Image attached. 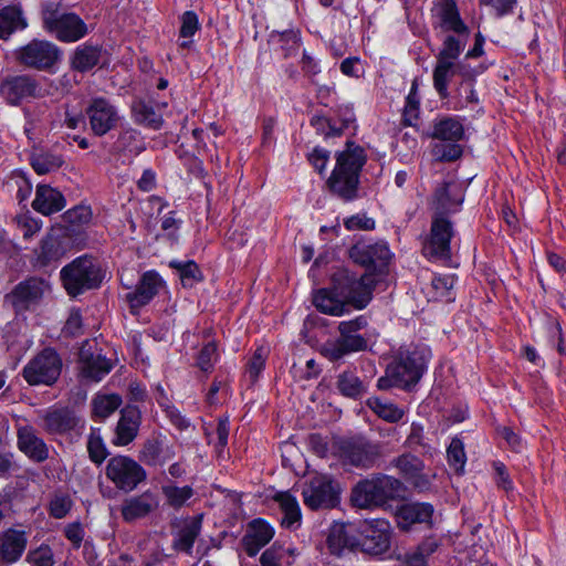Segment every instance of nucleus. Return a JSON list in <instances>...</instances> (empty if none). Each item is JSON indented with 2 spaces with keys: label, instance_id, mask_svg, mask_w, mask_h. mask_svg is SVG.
I'll return each mask as SVG.
<instances>
[{
  "label": "nucleus",
  "instance_id": "43",
  "mask_svg": "<svg viewBox=\"0 0 566 566\" xmlns=\"http://www.w3.org/2000/svg\"><path fill=\"white\" fill-rule=\"evenodd\" d=\"M60 155L45 150H34L30 156V164L39 175L50 174L63 165Z\"/></svg>",
  "mask_w": 566,
  "mask_h": 566
},
{
  "label": "nucleus",
  "instance_id": "51",
  "mask_svg": "<svg viewBox=\"0 0 566 566\" xmlns=\"http://www.w3.org/2000/svg\"><path fill=\"white\" fill-rule=\"evenodd\" d=\"M87 451L90 459L96 464H101L106 459L108 452L98 430H92L90 433L87 440Z\"/></svg>",
  "mask_w": 566,
  "mask_h": 566
},
{
  "label": "nucleus",
  "instance_id": "2",
  "mask_svg": "<svg viewBox=\"0 0 566 566\" xmlns=\"http://www.w3.org/2000/svg\"><path fill=\"white\" fill-rule=\"evenodd\" d=\"M431 352L423 345H410L400 347L394 360L387 366L385 375L377 381L379 390L400 388L409 390L421 379Z\"/></svg>",
  "mask_w": 566,
  "mask_h": 566
},
{
  "label": "nucleus",
  "instance_id": "7",
  "mask_svg": "<svg viewBox=\"0 0 566 566\" xmlns=\"http://www.w3.org/2000/svg\"><path fill=\"white\" fill-rule=\"evenodd\" d=\"M63 361L52 347L39 352L22 369V377L30 386H52L59 379Z\"/></svg>",
  "mask_w": 566,
  "mask_h": 566
},
{
  "label": "nucleus",
  "instance_id": "25",
  "mask_svg": "<svg viewBox=\"0 0 566 566\" xmlns=\"http://www.w3.org/2000/svg\"><path fill=\"white\" fill-rule=\"evenodd\" d=\"M80 422L75 412L69 408H51L41 415L43 430L51 434H63L73 430Z\"/></svg>",
  "mask_w": 566,
  "mask_h": 566
},
{
  "label": "nucleus",
  "instance_id": "37",
  "mask_svg": "<svg viewBox=\"0 0 566 566\" xmlns=\"http://www.w3.org/2000/svg\"><path fill=\"white\" fill-rule=\"evenodd\" d=\"M27 25L19 7L8 6L0 10V39L8 40L13 32L23 30Z\"/></svg>",
  "mask_w": 566,
  "mask_h": 566
},
{
  "label": "nucleus",
  "instance_id": "61",
  "mask_svg": "<svg viewBox=\"0 0 566 566\" xmlns=\"http://www.w3.org/2000/svg\"><path fill=\"white\" fill-rule=\"evenodd\" d=\"M418 109H419V97L417 95V87L416 84H412L411 91L409 95L407 96L406 106H405V119L409 124H411L412 118L418 117Z\"/></svg>",
  "mask_w": 566,
  "mask_h": 566
},
{
  "label": "nucleus",
  "instance_id": "28",
  "mask_svg": "<svg viewBox=\"0 0 566 566\" xmlns=\"http://www.w3.org/2000/svg\"><path fill=\"white\" fill-rule=\"evenodd\" d=\"M140 422V413L134 407H127L120 411V418L116 426V438L114 443L127 446L137 436Z\"/></svg>",
  "mask_w": 566,
  "mask_h": 566
},
{
  "label": "nucleus",
  "instance_id": "64",
  "mask_svg": "<svg viewBox=\"0 0 566 566\" xmlns=\"http://www.w3.org/2000/svg\"><path fill=\"white\" fill-rule=\"evenodd\" d=\"M66 218L71 223L85 224L92 218V211L88 207L78 206L66 212Z\"/></svg>",
  "mask_w": 566,
  "mask_h": 566
},
{
  "label": "nucleus",
  "instance_id": "6",
  "mask_svg": "<svg viewBox=\"0 0 566 566\" xmlns=\"http://www.w3.org/2000/svg\"><path fill=\"white\" fill-rule=\"evenodd\" d=\"M367 325V318L363 315L340 322L338 325L339 337L326 342L322 346V354L329 360H339L352 353L365 350L368 346L367 339L359 332Z\"/></svg>",
  "mask_w": 566,
  "mask_h": 566
},
{
  "label": "nucleus",
  "instance_id": "63",
  "mask_svg": "<svg viewBox=\"0 0 566 566\" xmlns=\"http://www.w3.org/2000/svg\"><path fill=\"white\" fill-rule=\"evenodd\" d=\"M229 432H230L229 418L226 417V418L219 419L218 426L216 429V434H217V439H218V442L216 444V450L219 455L221 454V452L228 444Z\"/></svg>",
  "mask_w": 566,
  "mask_h": 566
},
{
  "label": "nucleus",
  "instance_id": "23",
  "mask_svg": "<svg viewBox=\"0 0 566 566\" xmlns=\"http://www.w3.org/2000/svg\"><path fill=\"white\" fill-rule=\"evenodd\" d=\"M159 506V499L156 493L150 490L139 495L130 496L124 500L120 513L126 522H133L138 518L146 517Z\"/></svg>",
  "mask_w": 566,
  "mask_h": 566
},
{
  "label": "nucleus",
  "instance_id": "53",
  "mask_svg": "<svg viewBox=\"0 0 566 566\" xmlns=\"http://www.w3.org/2000/svg\"><path fill=\"white\" fill-rule=\"evenodd\" d=\"M442 25L447 30H452L457 34H468V29L460 19L454 3L448 6L442 13Z\"/></svg>",
  "mask_w": 566,
  "mask_h": 566
},
{
  "label": "nucleus",
  "instance_id": "41",
  "mask_svg": "<svg viewBox=\"0 0 566 566\" xmlns=\"http://www.w3.org/2000/svg\"><path fill=\"white\" fill-rule=\"evenodd\" d=\"M336 386L343 396L353 399L360 398L367 391L366 384L353 370L340 373Z\"/></svg>",
  "mask_w": 566,
  "mask_h": 566
},
{
  "label": "nucleus",
  "instance_id": "22",
  "mask_svg": "<svg viewBox=\"0 0 566 566\" xmlns=\"http://www.w3.org/2000/svg\"><path fill=\"white\" fill-rule=\"evenodd\" d=\"M164 286V281L155 271L145 272L136 289L125 295L132 308H139L148 304Z\"/></svg>",
  "mask_w": 566,
  "mask_h": 566
},
{
  "label": "nucleus",
  "instance_id": "54",
  "mask_svg": "<svg viewBox=\"0 0 566 566\" xmlns=\"http://www.w3.org/2000/svg\"><path fill=\"white\" fill-rule=\"evenodd\" d=\"M262 566H286L289 562V552L283 547L272 546L268 548L260 558Z\"/></svg>",
  "mask_w": 566,
  "mask_h": 566
},
{
  "label": "nucleus",
  "instance_id": "60",
  "mask_svg": "<svg viewBox=\"0 0 566 566\" xmlns=\"http://www.w3.org/2000/svg\"><path fill=\"white\" fill-rule=\"evenodd\" d=\"M433 153L440 160L452 161L461 156L462 149L459 145L452 143L449 145H436Z\"/></svg>",
  "mask_w": 566,
  "mask_h": 566
},
{
  "label": "nucleus",
  "instance_id": "21",
  "mask_svg": "<svg viewBox=\"0 0 566 566\" xmlns=\"http://www.w3.org/2000/svg\"><path fill=\"white\" fill-rule=\"evenodd\" d=\"M38 83L29 75H14L2 80L0 95L11 105H18L22 99L35 96Z\"/></svg>",
  "mask_w": 566,
  "mask_h": 566
},
{
  "label": "nucleus",
  "instance_id": "38",
  "mask_svg": "<svg viewBox=\"0 0 566 566\" xmlns=\"http://www.w3.org/2000/svg\"><path fill=\"white\" fill-rule=\"evenodd\" d=\"M464 128L460 120L453 117H443L433 124L430 137L455 143L462 139Z\"/></svg>",
  "mask_w": 566,
  "mask_h": 566
},
{
  "label": "nucleus",
  "instance_id": "33",
  "mask_svg": "<svg viewBox=\"0 0 566 566\" xmlns=\"http://www.w3.org/2000/svg\"><path fill=\"white\" fill-rule=\"evenodd\" d=\"M359 543L352 534V527L342 523L331 526L327 535V546L334 555H340L345 549H354Z\"/></svg>",
  "mask_w": 566,
  "mask_h": 566
},
{
  "label": "nucleus",
  "instance_id": "47",
  "mask_svg": "<svg viewBox=\"0 0 566 566\" xmlns=\"http://www.w3.org/2000/svg\"><path fill=\"white\" fill-rule=\"evenodd\" d=\"M468 40V34L448 35L443 42V48L437 56V60L454 62L462 50L464 49Z\"/></svg>",
  "mask_w": 566,
  "mask_h": 566
},
{
  "label": "nucleus",
  "instance_id": "39",
  "mask_svg": "<svg viewBox=\"0 0 566 566\" xmlns=\"http://www.w3.org/2000/svg\"><path fill=\"white\" fill-rule=\"evenodd\" d=\"M269 43L283 52L284 57L296 55L300 49L298 32L294 30L272 31Z\"/></svg>",
  "mask_w": 566,
  "mask_h": 566
},
{
  "label": "nucleus",
  "instance_id": "50",
  "mask_svg": "<svg viewBox=\"0 0 566 566\" xmlns=\"http://www.w3.org/2000/svg\"><path fill=\"white\" fill-rule=\"evenodd\" d=\"M118 146L129 154L139 155L146 149L140 134L135 129H126L118 137Z\"/></svg>",
  "mask_w": 566,
  "mask_h": 566
},
{
  "label": "nucleus",
  "instance_id": "17",
  "mask_svg": "<svg viewBox=\"0 0 566 566\" xmlns=\"http://www.w3.org/2000/svg\"><path fill=\"white\" fill-rule=\"evenodd\" d=\"M71 249V238L64 228H53L35 250L36 264L46 266L62 259Z\"/></svg>",
  "mask_w": 566,
  "mask_h": 566
},
{
  "label": "nucleus",
  "instance_id": "29",
  "mask_svg": "<svg viewBox=\"0 0 566 566\" xmlns=\"http://www.w3.org/2000/svg\"><path fill=\"white\" fill-rule=\"evenodd\" d=\"M350 500L359 509L382 506L376 476L358 482L352 491Z\"/></svg>",
  "mask_w": 566,
  "mask_h": 566
},
{
  "label": "nucleus",
  "instance_id": "45",
  "mask_svg": "<svg viewBox=\"0 0 566 566\" xmlns=\"http://www.w3.org/2000/svg\"><path fill=\"white\" fill-rule=\"evenodd\" d=\"M122 405V398L118 395H96L92 400V412L94 418L104 420L111 416Z\"/></svg>",
  "mask_w": 566,
  "mask_h": 566
},
{
  "label": "nucleus",
  "instance_id": "24",
  "mask_svg": "<svg viewBox=\"0 0 566 566\" xmlns=\"http://www.w3.org/2000/svg\"><path fill=\"white\" fill-rule=\"evenodd\" d=\"M28 545V535L22 530L8 528L0 533V562L6 565L17 563Z\"/></svg>",
  "mask_w": 566,
  "mask_h": 566
},
{
  "label": "nucleus",
  "instance_id": "34",
  "mask_svg": "<svg viewBox=\"0 0 566 566\" xmlns=\"http://www.w3.org/2000/svg\"><path fill=\"white\" fill-rule=\"evenodd\" d=\"M273 531L266 523L254 521L251 523V530L243 538L245 552L249 556H254L273 537Z\"/></svg>",
  "mask_w": 566,
  "mask_h": 566
},
{
  "label": "nucleus",
  "instance_id": "15",
  "mask_svg": "<svg viewBox=\"0 0 566 566\" xmlns=\"http://www.w3.org/2000/svg\"><path fill=\"white\" fill-rule=\"evenodd\" d=\"M339 457L346 464L369 469L380 457V447L365 439L346 440L339 446Z\"/></svg>",
  "mask_w": 566,
  "mask_h": 566
},
{
  "label": "nucleus",
  "instance_id": "16",
  "mask_svg": "<svg viewBox=\"0 0 566 566\" xmlns=\"http://www.w3.org/2000/svg\"><path fill=\"white\" fill-rule=\"evenodd\" d=\"M78 364L81 375L94 381H99L113 367L94 340L83 342L78 352Z\"/></svg>",
  "mask_w": 566,
  "mask_h": 566
},
{
  "label": "nucleus",
  "instance_id": "42",
  "mask_svg": "<svg viewBox=\"0 0 566 566\" xmlns=\"http://www.w3.org/2000/svg\"><path fill=\"white\" fill-rule=\"evenodd\" d=\"M457 65L454 62L437 60L433 70V85L441 98L449 96L448 84L455 74Z\"/></svg>",
  "mask_w": 566,
  "mask_h": 566
},
{
  "label": "nucleus",
  "instance_id": "57",
  "mask_svg": "<svg viewBox=\"0 0 566 566\" xmlns=\"http://www.w3.org/2000/svg\"><path fill=\"white\" fill-rule=\"evenodd\" d=\"M198 15L193 11H186L181 15L180 36L191 38L199 30Z\"/></svg>",
  "mask_w": 566,
  "mask_h": 566
},
{
  "label": "nucleus",
  "instance_id": "30",
  "mask_svg": "<svg viewBox=\"0 0 566 566\" xmlns=\"http://www.w3.org/2000/svg\"><path fill=\"white\" fill-rule=\"evenodd\" d=\"M433 506L429 503H408L398 509L397 521L402 530H408L415 523H429Z\"/></svg>",
  "mask_w": 566,
  "mask_h": 566
},
{
  "label": "nucleus",
  "instance_id": "32",
  "mask_svg": "<svg viewBox=\"0 0 566 566\" xmlns=\"http://www.w3.org/2000/svg\"><path fill=\"white\" fill-rule=\"evenodd\" d=\"M201 515L186 520L174 536V549L190 554L193 543L201 532Z\"/></svg>",
  "mask_w": 566,
  "mask_h": 566
},
{
  "label": "nucleus",
  "instance_id": "4",
  "mask_svg": "<svg viewBox=\"0 0 566 566\" xmlns=\"http://www.w3.org/2000/svg\"><path fill=\"white\" fill-rule=\"evenodd\" d=\"M41 20L43 29L60 42H77L88 33L85 21L78 14L65 10L61 2L44 3Z\"/></svg>",
  "mask_w": 566,
  "mask_h": 566
},
{
  "label": "nucleus",
  "instance_id": "58",
  "mask_svg": "<svg viewBox=\"0 0 566 566\" xmlns=\"http://www.w3.org/2000/svg\"><path fill=\"white\" fill-rule=\"evenodd\" d=\"M344 226L347 230H373L375 228V221L368 218L366 214H355L344 221Z\"/></svg>",
  "mask_w": 566,
  "mask_h": 566
},
{
  "label": "nucleus",
  "instance_id": "9",
  "mask_svg": "<svg viewBox=\"0 0 566 566\" xmlns=\"http://www.w3.org/2000/svg\"><path fill=\"white\" fill-rule=\"evenodd\" d=\"M62 52L53 42L34 39L15 51V60L30 69L49 70L61 60Z\"/></svg>",
  "mask_w": 566,
  "mask_h": 566
},
{
  "label": "nucleus",
  "instance_id": "18",
  "mask_svg": "<svg viewBox=\"0 0 566 566\" xmlns=\"http://www.w3.org/2000/svg\"><path fill=\"white\" fill-rule=\"evenodd\" d=\"M48 287L46 281L32 276L17 284L6 298L17 312H23L36 305Z\"/></svg>",
  "mask_w": 566,
  "mask_h": 566
},
{
  "label": "nucleus",
  "instance_id": "62",
  "mask_svg": "<svg viewBox=\"0 0 566 566\" xmlns=\"http://www.w3.org/2000/svg\"><path fill=\"white\" fill-rule=\"evenodd\" d=\"M217 347L213 343L207 344L198 356V366L201 370L208 371L211 369L213 360L216 359Z\"/></svg>",
  "mask_w": 566,
  "mask_h": 566
},
{
  "label": "nucleus",
  "instance_id": "26",
  "mask_svg": "<svg viewBox=\"0 0 566 566\" xmlns=\"http://www.w3.org/2000/svg\"><path fill=\"white\" fill-rule=\"evenodd\" d=\"M17 437L19 449L33 461L43 462L49 458L48 446L31 426L19 427Z\"/></svg>",
  "mask_w": 566,
  "mask_h": 566
},
{
  "label": "nucleus",
  "instance_id": "31",
  "mask_svg": "<svg viewBox=\"0 0 566 566\" xmlns=\"http://www.w3.org/2000/svg\"><path fill=\"white\" fill-rule=\"evenodd\" d=\"M166 106L167 103H161L155 108L149 102L144 99L135 101L132 105L134 120L147 128L158 130L164 125L163 115L159 113V109Z\"/></svg>",
  "mask_w": 566,
  "mask_h": 566
},
{
  "label": "nucleus",
  "instance_id": "40",
  "mask_svg": "<svg viewBox=\"0 0 566 566\" xmlns=\"http://www.w3.org/2000/svg\"><path fill=\"white\" fill-rule=\"evenodd\" d=\"M367 407L376 413L380 419L389 423L400 421L406 411L394 402L382 400L378 397H370L366 401Z\"/></svg>",
  "mask_w": 566,
  "mask_h": 566
},
{
  "label": "nucleus",
  "instance_id": "11",
  "mask_svg": "<svg viewBox=\"0 0 566 566\" xmlns=\"http://www.w3.org/2000/svg\"><path fill=\"white\" fill-rule=\"evenodd\" d=\"M302 497L311 510H327L337 505L338 495L327 475H315L303 485Z\"/></svg>",
  "mask_w": 566,
  "mask_h": 566
},
{
  "label": "nucleus",
  "instance_id": "1",
  "mask_svg": "<svg viewBox=\"0 0 566 566\" xmlns=\"http://www.w3.org/2000/svg\"><path fill=\"white\" fill-rule=\"evenodd\" d=\"M333 289H319L313 294L314 306L324 314L342 316L348 305L361 310L371 301L376 280L370 274L359 279L347 270L333 275Z\"/></svg>",
  "mask_w": 566,
  "mask_h": 566
},
{
  "label": "nucleus",
  "instance_id": "10",
  "mask_svg": "<svg viewBox=\"0 0 566 566\" xmlns=\"http://www.w3.org/2000/svg\"><path fill=\"white\" fill-rule=\"evenodd\" d=\"M390 464L416 490L420 492L430 490L436 474L426 471V464L419 457L405 452L392 459Z\"/></svg>",
  "mask_w": 566,
  "mask_h": 566
},
{
  "label": "nucleus",
  "instance_id": "8",
  "mask_svg": "<svg viewBox=\"0 0 566 566\" xmlns=\"http://www.w3.org/2000/svg\"><path fill=\"white\" fill-rule=\"evenodd\" d=\"M105 475L124 493L133 492L147 479L145 469L127 455L112 457L106 463Z\"/></svg>",
  "mask_w": 566,
  "mask_h": 566
},
{
  "label": "nucleus",
  "instance_id": "46",
  "mask_svg": "<svg viewBox=\"0 0 566 566\" xmlns=\"http://www.w3.org/2000/svg\"><path fill=\"white\" fill-rule=\"evenodd\" d=\"M169 266L178 271L181 284L185 287H191L203 279L199 266L193 261L184 262L172 260L170 261Z\"/></svg>",
  "mask_w": 566,
  "mask_h": 566
},
{
  "label": "nucleus",
  "instance_id": "3",
  "mask_svg": "<svg viewBox=\"0 0 566 566\" xmlns=\"http://www.w3.org/2000/svg\"><path fill=\"white\" fill-rule=\"evenodd\" d=\"M365 161L364 149L348 142L346 149L337 155L336 167L327 181L331 191L345 201L354 200L357 197L359 172Z\"/></svg>",
  "mask_w": 566,
  "mask_h": 566
},
{
  "label": "nucleus",
  "instance_id": "48",
  "mask_svg": "<svg viewBox=\"0 0 566 566\" xmlns=\"http://www.w3.org/2000/svg\"><path fill=\"white\" fill-rule=\"evenodd\" d=\"M376 480L382 505L386 504L387 501L397 497L402 491L401 481L394 476L380 474L376 476Z\"/></svg>",
  "mask_w": 566,
  "mask_h": 566
},
{
  "label": "nucleus",
  "instance_id": "59",
  "mask_svg": "<svg viewBox=\"0 0 566 566\" xmlns=\"http://www.w3.org/2000/svg\"><path fill=\"white\" fill-rule=\"evenodd\" d=\"M266 349L263 347L256 348L248 365V373L251 379L255 380L258 378L264 367Z\"/></svg>",
  "mask_w": 566,
  "mask_h": 566
},
{
  "label": "nucleus",
  "instance_id": "55",
  "mask_svg": "<svg viewBox=\"0 0 566 566\" xmlns=\"http://www.w3.org/2000/svg\"><path fill=\"white\" fill-rule=\"evenodd\" d=\"M454 277L452 275H439L432 279L431 285L436 291V297H446L448 301L452 300L450 296L451 290L454 285Z\"/></svg>",
  "mask_w": 566,
  "mask_h": 566
},
{
  "label": "nucleus",
  "instance_id": "5",
  "mask_svg": "<svg viewBox=\"0 0 566 566\" xmlns=\"http://www.w3.org/2000/svg\"><path fill=\"white\" fill-rule=\"evenodd\" d=\"M60 276L64 289L71 296L97 289L104 277L101 266L87 255L78 256L65 265L61 270Z\"/></svg>",
  "mask_w": 566,
  "mask_h": 566
},
{
  "label": "nucleus",
  "instance_id": "27",
  "mask_svg": "<svg viewBox=\"0 0 566 566\" xmlns=\"http://www.w3.org/2000/svg\"><path fill=\"white\" fill-rule=\"evenodd\" d=\"M32 207L35 211L50 216L65 207V198L59 190L48 185H39Z\"/></svg>",
  "mask_w": 566,
  "mask_h": 566
},
{
  "label": "nucleus",
  "instance_id": "49",
  "mask_svg": "<svg viewBox=\"0 0 566 566\" xmlns=\"http://www.w3.org/2000/svg\"><path fill=\"white\" fill-rule=\"evenodd\" d=\"M447 455L450 467H452L457 473H463L467 455L462 440L453 438L448 447Z\"/></svg>",
  "mask_w": 566,
  "mask_h": 566
},
{
  "label": "nucleus",
  "instance_id": "20",
  "mask_svg": "<svg viewBox=\"0 0 566 566\" xmlns=\"http://www.w3.org/2000/svg\"><path fill=\"white\" fill-rule=\"evenodd\" d=\"M361 539L358 542L361 551L370 555H380L390 546V526L384 520L366 522L361 526Z\"/></svg>",
  "mask_w": 566,
  "mask_h": 566
},
{
  "label": "nucleus",
  "instance_id": "12",
  "mask_svg": "<svg viewBox=\"0 0 566 566\" xmlns=\"http://www.w3.org/2000/svg\"><path fill=\"white\" fill-rule=\"evenodd\" d=\"M349 256L355 263L367 269L368 272L366 274H370L374 277L371 272L381 273L387 268L390 260V251L384 242H358L350 248Z\"/></svg>",
  "mask_w": 566,
  "mask_h": 566
},
{
  "label": "nucleus",
  "instance_id": "19",
  "mask_svg": "<svg viewBox=\"0 0 566 566\" xmlns=\"http://www.w3.org/2000/svg\"><path fill=\"white\" fill-rule=\"evenodd\" d=\"M464 200V191L457 182H443L439 186L431 200L432 218H447L460 210Z\"/></svg>",
  "mask_w": 566,
  "mask_h": 566
},
{
  "label": "nucleus",
  "instance_id": "14",
  "mask_svg": "<svg viewBox=\"0 0 566 566\" xmlns=\"http://www.w3.org/2000/svg\"><path fill=\"white\" fill-rule=\"evenodd\" d=\"M85 114L90 127L96 136H104L112 130L119 119L116 107L105 97H93L88 101Z\"/></svg>",
  "mask_w": 566,
  "mask_h": 566
},
{
  "label": "nucleus",
  "instance_id": "35",
  "mask_svg": "<svg viewBox=\"0 0 566 566\" xmlns=\"http://www.w3.org/2000/svg\"><path fill=\"white\" fill-rule=\"evenodd\" d=\"M274 501L279 503L283 514L281 524L286 528H297L301 524V509L295 496L290 492L275 494Z\"/></svg>",
  "mask_w": 566,
  "mask_h": 566
},
{
  "label": "nucleus",
  "instance_id": "56",
  "mask_svg": "<svg viewBox=\"0 0 566 566\" xmlns=\"http://www.w3.org/2000/svg\"><path fill=\"white\" fill-rule=\"evenodd\" d=\"M72 507V500L69 495H55L50 502V514L55 518H63Z\"/></svg>",
  "mask_w": 566,
  "mask_h": 566
},
{
  "label": "nucleus",
  "instance_id": "52",
  "mask_svg": "<svg viewBox=\"0 0 566 566\" xmlns=\"http://www.w3.org/2000/svg\"><path fill=\"white\" fill-rule=\"evenodd\" d=\"M25 560L31 566H55L54 554L51 547L44 544L38 548L29 551Z\"/></svg>",
  "mask_w": 566,
  "mask_h": 566
},
{
  "label": "nucleus",
  "instance_id": "13",
  "mask_svg": "<svg viewBox=\"0 0 566 566\" xmlns=\"http://www.w3.org/2000/svg\"><path fill=\"white\" fill-rule=\"evenodd\" d=\"M452 237L453 228L448 218H432L430 235L423 244V254L429 259L449 260Z\"/></svg>",
  "mask_w": 566,
  "mask_h": 566
},
{
  "label": "nucleus",
  "instance_id": "44",
  "mask_svg": "<svg viewBox=\"0 0 566 566\" xmlns=\"http://www.w3.org/2000/svg\"><path fill=\"white\" fill-rule=\"evenodd\" d=\"M161 493L165 496L166 504L176 510L182 507L195 494L191 486L185 485L180 488L174 483L161 485Z\"/></svg>",
  "mask_w": 566,
  "mask_h": 566
},
{
  "label": "nucleus",
  "instance_id": "36",
  "mask_svg": "<svg viewBox=\"0 0 566 566\" xmlns=\"http://www.w3.org/2000/svg\"><path fill=\"white\" fill-rule=\"evenodd\" d=\"M101 54L102 50L98 45H80L70 59L71 67L81 73L87 72L98 64Z\"/></svg>",
  "mask_w": 566,
  "mask_h": 566
}]
</instances>
